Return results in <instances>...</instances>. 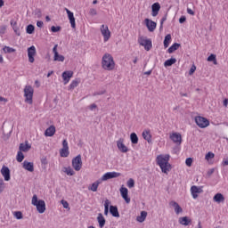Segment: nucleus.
<instances>
[{"instance_id": "37998d69", "label": "nucleus", "mask_w": 228, "mask_h": 228, "mask_svg": "<svg viewBox=\"0 0 228 228\" xmlns=\"http://www.w3.org/2000/svg\"><path fill=\"white\" fill-rule=\"evenodd\" d=\"M54 61H65V56L60 55V53L57 54V56H53Z\"/></svg>"}, {"instance_id": "ea45409f", "label": "nucleus", "mask_w": 228, "mask_h": 228, "mask_svg": "<svg viewBox=\"0 0 228 228\" xmlns=\"http://www.w3.org/2000/svg\"><path fill=\"white\" fill-rule=\"evenodd\" d=\"M207 60L208 61H213L214 65H218V61H216V55L213 53L210 54Z\"/></svg>"}, {"instance_id": "a19ab883", "label": "nucleus", "mask_w": 228, "mask_h": 228, "mask_svg": "<svg viewBox=\"0 0 228 228\" xmlns=\"http://www.w3.org/2000/svg\"><path fill=\"white\" fill-rule=\"evenodd\" d=\"M22 161H24V153H22V151H18L17 162L18 163H22Z\"/></svg>"}, {"instance_id": "e433bc0d", "label": "nucleus", "mask_w": 228, "mask_h": 228, "mask_svg": "<svg viewBox=\"0 0 228 228\" xmlns=\"http://www.w3.org/2000/svg\"><path fill=\"white\" fill-rule=\"evenodd\" d=\"M11 134H12V129L6 128L5 130H4V136H3L4 140H8Z\"/></svg>"}, {"instance_id": "f257e3e1", "label": "nucleus", "mask_w": 228, "mask_h": 228, "mask_svg": "<svg viewBox=\"0 0 228 228\" xmlns=\"http://www.w3.org/2000/svg\"><path fill=\"white\" fill-rule=\"evenodd\" d=\"M169 160L170 155H159L157 157V164L161 168L163 174H168L172 168V166L168 163Z\"/></svg>"}, {"instance_id": "2eb2a0df", "label": "nucleus", "mask_w": 228, "mask_h": 228, "mask_svg": "<svg viewBox=\"0 0 228 228\" xmlns=\"http://www.w3.org/2000/svg\"><path fill=\"white\" fill-rule=\"evenodd\" d=\"M118 149L120 151V152H127L129 149H127V146L124 144V139L120 138L117 142Z\"/></svg>"}, {"instance_id": "cd10ccee", "label": "nucleus", "mask_w": 228, "mask_h": 228, "mask_svg": "<svg viewBox=\"0 0 228 228\" xmlns=\"http://www.w3.org/2000/svg\"><path fill=\"white\" fill-rule=\"evenodd\" d=\"M147 218V212L142 211L141 215L136 217L137 222H140V224L145 222V219Z\"/></svg>"}, {"instance_id": "c85d7f7f", "label": "nucleus", "mask_w": 228, "mask_h": 228, "mask_svg": "<svg viewBox=\"0 0 228 228\" xmlns=\"http://www.w3.org/2000/svg\"><path fill=\"white\" fill-rule=\"evenodd\" d=\"M214 202H224V200H225V198H224V195L222 193H216L214 198Z\"/></svg>"}, {"instance_id": "9b49d317", "label": "nucleus", "mask_w": 228, "mask_h": 228, "mask_svg": "<svg viewBox=\"0 0 228 228\" xmlns=\"http://www.w3.org/2000/svg\"><path fill=\"white\" fill-rule=\"evenodd\" d=\"M37 54V48L35 45H32L28 48V61L30 63H35V55Z\"/></svg>"}, {"instance_id": "f03ea898", "label": "nucleus", "mask_w": 228, "mask_h": 228, "mask_svg": "<svg viewBox=\"0 0 228 228\" xmlns=\"http://www.w3.org/2000/svg\"><path fill=\"white\" fill-rule=\"evenodd\" d=\"M102 65L104 70H113L115 69V61L110 53H105L102 57Z\"/></svg>"}, {"instance_id": "052dcab7", "label": "nucleus", "mask_w": 228, "mask_h": 228, "mask_svg": "<svg viewBox=\"0 0 228 228\" xmlns=\"http://www.w3.org/2000/svg\"><path fill=\"white\" fill-rule=\"evenodd\" d=\"M213 174H215V168H211L208 171L207 175H208V177H211V175H213Z\"/></svg>"}, {"instance_id": "9d476101", "label": "nucleus", "mask_w": 228, "mask_h": 228, "mask_svg": "<svg viewBox=\"0 0 228 228\" xmlns=\"http://www.w3.org/2000/svg\"><path fill=\"white\" fill-rule=\"evenodd\" d=\"M144 24L150 33H153V31L156 29V27L158 26L156 21H152L151 20H149V18L144 20Z\"/></svg>"}, {"instance_id": "680f3d73", "label": "nucleus", "mask_w": 228, "mask_h": 228, "mask_svg": "<svg viewBox=\"0 0 228 228\" xmlns=\"http://www.w3.org/2000/svg\"><path fill=\"white\" fill-rule=\"evenodd\" d=\"M89 14L92 15V16L97 15V10H95V9H90Z\"/></svg>"}, {"instance_id": "864d4df0", "label": "nucleus", "mask_w": 228, "mask_h": 228, "mask_svg": "<svg viewBox=\"0 0 228 228\" xmlns=\"http://www.w3.org/2000/svg\"><path fill=\"white\" fill-rule=\"evenodd\" d=\"M195 70H197V67L195 65H192L189 70V76H192Z\"/></svg>"}, {"instance_id": "603ef678", "label": "nucleus", "mask_w": 228, "mask_h": 228, "mask_svg": "<svg viewBox=\"0 0 228 228\" xmlns=\"http://www.w3.org/2000/svg\"><path fill=\"white\" fill-rule=\"evenodd\" d=\"M166 20H167V14H165L160 20V27H159L160 31L161 29H163V24L165 23Z\"/></svg>"}, {"instance_id": "bb28decb", "label": "nucleus", "mask_w": 228, "mask_h": 228, "mask_svg": "<svg viewBox=\"0 0 228 228\" xmlns=\"http://www.w3.org/2000/svg\"><path fill=\"white\" fill-rule=\"evenodd\" d=\"M179 47H181V44L175 43L167 49V53H169V54H172V53L177 51Z\"/></svg>"}, {"instance_id": "4d7b16f0", "label": "nucleus", "mask_w": 228, "mask_h": 228, "mask_svg": "<svg viewBox=\"0 0 228 228\" xmlns=\"http://www.w3.org/2000/svg\"><path fill=\"white\" fill-rule=\"evenodd\" d=\"M62 149H69V142L64 139L62 141Z\"/></svg>"}, {"instance_id": "f8f14e48", "label": "nucleus", "mask_w": 228, "mask_h": 228, "mask_svg": "<svg viewBox=\"0 0 228 228\" xmlns=\"http://www.w3.org/2000/svg\"><path fill=\"white\" fill-rule=\"evenodd\" d=\"M121 174L117 172H108L104 174L102 177V181H108L110 179H115L120 177Z\"/></svg>"}, {"instance_id": "13d9d810", "label": "nucleus", "mask_w": 228, "mask_h": 228, "mask_svg": "<svg viewBox=\"0 0 228 228\" xmlns=\"http://www.w3.org/2000/svg\"><path fill=\"white\" fill-rule=\"evenodd\" d=\"M61 204H62L64 209H69V202L62 200Z\"/></svg>"}, {"instance_id": "dca6fc26", "label": "nucleus", "mask_w": 228, "mask_h": 228, "mask_svg": "<svg viewBox=\"0 0 228 228\" xmlns=\"http://www.w3.org/2000/svg\"><path fill=\"white\" fill-rule=\"evenodd\" d=\"M66 13H68V18L71 24V28H76V18H74V12H70V10L65 8Z\"/></svg>"}, {"instance_id": "f3484780", "label": "nucleus", "mask_w": 228, "mask_h": 228, "mask_svg": "<svg viewBox=\"0 0 228 228\" xmlns=\"http://www.w3.org/2000/svg\"><path fill=\"white\" fill-rule=\"evenodd\" d=\"M159 10H161V5H159V3L153 4L151 5L152 17H158V14L159 13Z\"/></svg>"}, {"instance_id": "bf43d9fd", "label": "nucleus", "mask_w": 228, "mask_h": 228, "mask_svg": "<svg viewBox=\"0 0 228 228\" xmlns=\"http://www.w3.org/2000/svg\"><path fill=\"white\" fill-rule=\"evenodd\" d=\"M35 15H37L38 18L42 17V11L40 9H37L35 11Z\"/></svg>"}, {"instance_id": "6e6d98bb", "label": "nucleus", "mask_w": 228, "mask_h": 228, "mask_svg": "<svg viewBox=\"0 0 228 228\" xmlns=\"http://www.w3.org/2000/svg\"><path fill=\"white\" fill-rule=\"evenodd\" d=\"M53 53L54 54L55 57L58 56V45H55L53 48Z\"/></svg>"}, {"instance_id": "6ab92c4d", "label": "nucleus", "mask_w": 228, "mask_h": 228, "mask_svg": "<svg viewBox=\"0 0 228 228\" xmlns=\"http://www.w3.org/2000/svg\"><path fill=\"white\" fill-rule=\"evenodd\" d=\"M169 206H171L172 208H175V212L176 215H179L180 213H183V208H181V206H179L178 202L175 201H170L169 202Z\"/></svg>"}, {"instance_id": "de8ad7c7", "label": "nucleus", "mask_w": 228, "mask_h": 228, "mask_svg": "<svg viewBox=\"0 0 228 228\" xmlns=\"http://www.w3.org/2000/svg\"><path fill=\"white\" fill-rule=\"evenodd\" d=\"M213 158H215V153L209 151L206 156H205V159H207V161H209V159H213Z\"/></svg>"}, {"instance_id": "338daca9", "label": "nucleus", "mask_w": 228, "mask_h": 228, "mask_svg": "<svg viewBox=\"0 0 228 228\" xmlns=\"http://www.w3.org/2000/svg\"><path fill=\"white\" fill-rule=\"evenodd\" d=\"M187 13H189V15H195V12L190 8L187 9Z\"/></svg>"}, {"instance_id": "58836bf2", "label": "nucleus", "mask_w": 228, "mask_h": 228, "mask_svg": "<svg viewBox=\"0 0 228 228\" xmlns=\"http://www.w3.org/2000/svg\"><path fill=\"white\" fill-rule=\"evenodd\" d=\"M26 31L28 35H33L35 33V26L29 24L27 26Z\"/></svg>"}, {"instance_id": "393cba45", "label": "nucleus", "mask_w": 228, "mask_h": 228, "mask_svg": "<svg viewBox=\"0 0 228 228\" xmlns=\"http://www.w3.org/2000/svg\"><path fill=\"white\" fill-rule=\"evenodd\" d=\"M142 138L148 142V143H151L152 142V135L151 134L150 130H144L142 132Z\"/></svg>"}, {"instance_id": "c03bdc74", "label": "nucleus", "mask_w": 228, "mask_h": 228, "mask_svg": "<svg viewBox=\"0 0 228 228\" xmlns=\"http://www.w3.org/2000/svg\"><path fill=\"white\" fill-rule=\"evenodd\" d=\"M77 85H79L78 80H73L71 84L69 85V90H74V88L77 87Z\"/></svg>"}, {"instance_id": "0eeeda50", "label": "nucleus", "mask_w": 228, "mask_h": 228, "mask_svg": "<svg viewBox=\"0 0 228 228\" xmlns=\"http://www.w3.org/2000/svg\"><path fill=\"white\" fill-rule=\"evenodd\" d=\"M72 167L74 170L79 172L83 167V160L81 159V155H77L72 159Z\"/></svg>"}, {"instance_id": "412c9836", "label": "nucleus", "mask_w": 228, "mask_h": 228, "mask_svg": "<svg viewBox=\"0 0 228 228\" xmlns=\"http://www.w3.org/2000/svg\"><path fill=\"white\" fill-rule=\"evenodd\" d=\"M23 168L25 170H28V172L35 171V166H34L33 162H28L27 160H24V162H23Z\"/></svg>"}, {"instance_id": "69168bd1", "label": "nucleus", "mask_w": 228, "mask_h": 228, "mask_svg": "<svg viewBox=\"0 0 228 228\" xmlns=\"http://www.w3.org/2000/svg\"><path fill=\"white\" fill-rule=\"evenodd\" d=\"M5 31H6V27H2V28H0V34H1V35H4Z\"/></svg>"}, {"instance_id": "0e129e2a", "label": "nucleus", "mask_w": 228, "mask_h": 228, "mask_svg": "<svg viewBox=\"0 0 228 228\" xmlns=\"http://www.w3.org/2000/svg\"><path fill=\"white\" fill-rule=\"evenodd\" d=\"M104 94H106V91H100V92H96V93H94V95H104Z\"/></svg>"}, {"instance_id": "e2e57ef3", "label": "nucleus", "mask_w": 228, "mask_h": 228, "mask_svg": "<svg viewBox=\"0 0 228 228\" xmlns=\"http://www.w3.org/2000/svg\"><path fill=\"white\" fill-rule=\"evenodd\" d=\"M179 22H180V24H184V22H186V16H182L179 19Z\"/></svg>"}, {"instance_id": "7ed1b4c3", "label": "nucleus", "mask_w": 228, "mask_h": 228, "mask_svg": "<svg viewBox=\"0 0 228 228\" xmlns=\"http://www.w3.org/2000/svg\"><path fill=\"white\" fill-rule=\"evenodd\" d=\"M32 206H36L37 211L40 214L45 213V201L44 200H38V196L34 194L31 201Z\"/></svg>"}, {"instance_id": "473e14b6", "label": "nucleus", "mask_w": 228, "mask_h": 228, "mask_svg": "<svg viewBox=\"0 0 228 228\" xmlns=\"http://www.w3.org/2000/svg\"><path fill=\"white\" fill-rule=\"evenodd\" d=\"M111 204V202L110 201V200H106L104 202V215L105 216H108V213H110V205Z\"/></svg>"}, {"instance_id": "2f4dec72", "label": "nucleus", "mask_w": 228, "mask_h": 228, "mask_svg": "<svg viewBox=\"0 0 228 228\" xmlns=\"http://www.w3.org/2000/svg\"><path fill=\"white\" fill-rule=\"evenodd\" d=\"M176 61H177V59H175V58L168 59L164 62V66L165 67H172V65H174V63H176Z\"/></svg>"}, {"instance_id": "6e6552de", "label": "nucleus", "mask_w": 228, "mask_h": 228, "mask_svg": "<svg viewBox=\"0 0 228 228\" xmlns=\"http://www.w3.org/2000/svg\"><path fill=\"white\" fill-rule=\"evenodd\" d=\"M101 33L103 37L104 42H108V40H110L111 37V32H110V28H108V26L106 25H102Z\"/></svg>"}, {"instance_id": "f704fd0d", "label": "nucleus", "mask_w": 228, "mask_h": 228, "mask_svg": "<svg viewBox=\"0 0 228 228\" xmlns=\"http://www.w3.org/2000/svg\"><path fill=\"white\" fill-rule=\"evenodd\" d=\"M171 40H172V36L170 34H167L165 37V39H164V47H165V49H167V47H168V45H170V41Z\"/></svg>"}, {"instance_id": "5fc2aeb1", "label": "nucleus", "mask_w": 228, "mask_h": 228, "mask_svg": "<svg viewBox=\"0 0 228 228\" xmlns=\"http://www.w3.org/2000/svg\"><path fill=\"white\" fill-rule=\"evenodd\" d=\"M4 190V181L0 178V193H3V191Z\"/></svg>"}, {"instance_id": "7c9ffc66", "label": "nucleus", "mask_w": 228, "mask_h": 228, "mask_svg": "<svg viewBox=\"0 0 228 228\" xmlns=\"http://www.w3.org/2000/svg\"><path fill=\"white\" fill-rule=\"evenodd\" d=\"M29 149H31V145L26 143H20V152H28V151H29Z\"/></svg>"}, {"instance_id": "774afa93", "label": "nucleus", "mask_w": 228, "mask_h": 228, "mask_svg": "<svg viewBox=\"0 0 228 228\" xmlns=\"http://www.w3.org/2000/svg\"><path fill=\"white\" fill-rule=\"evenodd\" d=\"M223 105L224 106V108H227V105H228V99H224V100Z\"/></svg>"}, {"instance_id": "ddd939ff", "label": "nucleus", "mask_w": 228, "mask_h": 228, "mask_svg": "<svg viewBox=\"0 0 228 228\" xmlns=\"http://www.w3.org/2000/svg\"><path fill=\"white\" fill-rule=\"evenodd\" d=\"M120 193H121V197L124 199L126 204H129V202H131V199L128 196L129 191L127 190V188L121 187Z\"/></svg>"}, {"instance_id": "4468645a", "label": "nucleus", "mask_w": 228, "mask_h": 228, "mask_svg": "<svg viewBox=\"0 0 228 228\" xmlns=\"http://www.w3.org/2000/svg\"><path fill=\"white\" fill-rule=\"evenodd\" d=\"M1 174L4 176V181H10V168H8V167L3 166L1 169Z\"/></svg>"}, {"instance_id": "a211bd4d", "label": "nucleus", "mask_w": 228, "mask_h": 228, "mask_svg": "<svg viewBox=\"0 0 228 228\" xmlns=\"http://www.w3.org/2000/svg\"><path fill=\"white\" fill-rule=\"evenodd\" d=\"M202 191H203L202 188L198 187L196 185H193L191 187V192L193 199H197V197H199V195H197V193H202Z\"/></svg>"}, {"instance_id": "423d86ee", "label": "nucleus", "mask_w": 228, "mask_h": 228, "mask_svg": "<svg viewBox=\"0 0 228 228\" xmlns=\"http://www.w3.org/2000/svg\"><path fill=\"white\" fill-rule=\"evenodd\" d=\"M195 123L200 129H204L209 126V120L204 117L197 116L195 118Z\"/></svg>"}, {"instance_id": "09e8293b", "label": "nucleus", "mask_w": 228, "mask_h": 228, "mask_svg": "<svg viewBox=\"0 0 228 228\" xmlns=\"http://www.w3.org/2000/svg\"><path fill=\"white\" fill-rule=\"evenodd\" d=\"M51 31L53 33H58V31H61V27H60V26H57V27L52 26L51 27Z\"/></svg>"}, {"instance_id": "8fccbe9b", "label": "nucleus", "mask_w": 228, "mask_h": 228, "mask_svg": "<svg viewBox=\"0 0 228 228\" xmlns=\"http://www.w3.org/2000/svg\"><path fill=\"white\" fill-rule=\"evenodd\" d=\"M127 186L128 188H134V180L133 178H130L127 181Z\"/></svg>"}, {"instance_id": "c756f323", "label": "nucleus", "mask_w": 228, "mask_h": 228, "mask_svg": "<svg viewBox=\"0 0 228 228\" xmlns=\"http://www.w3.org/2000/svg\"><path fill=\"white\" fill-rule=\"evenodd\" d=\"M69 154H70V152L69 151V148H62L60 151L61 158H69Z\"/></svg>"}, {"instance_id": "a18cd8bd", "label": "nucleus", "mask_w": 228, "mask_h": 228, "mask_svg": "<svg viewBox=\"0 0 228 228\" xmlns=\"http://www.w3.org/2000/svg\"><path fill=\"white\" fill-rule=\"evenodd\" d=\"M3 51L4 53H15V49L14 48H12L10 46H4Z\"/></svg>"}, {"instance_id": "aec40b11", "label": "nucleus", "mask_w": 228, "mask_h": 228, "mask_svg": "<svg viewBox=\"0 0 228 228\" xmlns=\"http://www.w3.org/2000/svg\"><path fill=\"white\" fill-rule=\"evenodd\" d=\"M72 76H74V72H72V71H64L62 73V78L64 81V85H67V83H69L70 81V77H72Z\"/></svg>"}, {"instance_id": "4c0bfd02", "label": "nucleus", "mask_w": 228, "mask_h": 228, "mask_svg": "<svg viewBox=\"0 0 228 228\" xmlns=\"http://www.w3.org/2000/svg\"><path fill=\"white\" fill-rule=\"evenodd\" d=\"M11 24L12 25V29L14 31V33L18 36L20 37V30L19 29V27H17V22H11Z\"/></svg>"}, {"instance_id": "72a5a7b5", "label": "nucleus", "mask_w": 228, "mask_h": 228, "mask_svg": "<svg viewBox=\"0 0 228 228\" xmlns=\"http://www.w3.org/2000/svg\"><path fill=\"white\" fill-rule=\"evenodd\" d=\"M99 184H101V182L96 181L93 183L91 186L88 187V190H90V191H97V188H99Z\"/></svg>"}, {"instance_id": "5701e85b", "label": "nucleus", "mask_w": 228, "mask_h": 228, "mask_svg": "<svg viewBox=\"0 0 228 228\" xmlns=\"http://www.w3.org/2000/svg\"><path fill=\"white\" fill-rule=\"evenodd\" d=\"M56 133V126H50L45 131V136H54V134Z\"/></svg>"}, {"instance_id": "a878e982", "label": "nucleus", "mask_w": 228, "mask_h": 228, "mask_svg": "<svg viewBox=\"0 0 228 228\" xmlns=\"http://www.w3.org/2000/svg\"><path fill=\"white\" fill-rule=\"evenodd\" d=\"M97 222L101 228H102V227H104V225H106V219L104 218V216H102V214H101V213L98 214Z\"/></svg>"}, {"instance_id": "c9c22d12", "label": "nucleus", "mask_w": 228, "mask_h": 228, "mask_svg": "<svg viewBox=\"0 0 228 228\" xmlns=\"http://www.w3.org/2000/svg\"><path fill=\"white\" fill-rule=\"evenodd\" d=\"M130 140H131L132 143H134V145H136V143H138V135H136V133H132L130 134Z\"/></svg>"}, {"instance_id": "20e7f679", "label": "nucleus", "mask_w": 228, "mask_h": 228, "mask_svg": "<svg viewBox=\"0 0 228 228\" xmlns=\"http://www.w3.org/2000/svg\"><path fill=\"white\" fill-rule=\"evenodd\" d=\"M33 94H35L33 86H26L24 88L25 102H28V104H33Z\"/></svg>"}, {"instance_id": "39448f33", "label": "nucleus", "mask_w": 228, "mask_h": 228, "mask_svg": "<svg viewBox=\"0 0 228 228\" xmlns=\"http://www.w3.org/2000/svg\"><path fill=\"white\" fill-rule=\"evenodd\" d=\"M138 44L144 47L145 51H151L152 49V40L146 37L140 36L138 37Z\"/></svg>"}, {"instance_id": "b1692460", "label": "nucleus", "mask_w": 228, "mask_h": 228, "mask_svg": "<svg viewBox=\"0 0 228 228\" xmlns=\"http://www.w3.org/2000/svg\"><path fill=\"white\" fill-rule=\"evenodd\" d=\"M178 222L181 225H190V224H191V219H190V217L188 216H183V217H180L178 219Z\"/></svg>"}, {"instance_id": "49530a36", "label": "nucleus", "mask_w": 228, "mask_h": 228, "mask_svg": "<svg viewBox=\"0 0 228 228\" xmlns=\"http://www.w3.org/2000/svg\"><path fill=\"white\" fill-rule=\"evenodd\" d=\"M14 216L17 220H22L23 218L22 212L20 211L14 212Z\"/></svg>"}, {"instance_id": "4be33fe9", "label": "nucleus", "mask_w": 228, "mask_h": 228, "mask_svg": "<svg viewBox=\"0 0 228 228\" xmlns=\"http://www.w3.org/2000/svg\"><path fill=\"white\" fill-rule=\"evenodd\" d=\"M110 213L115 218H118L120 216V214L118 213V208H117V206L110 205Z\"/></svg>"}, {"instance_id": "3c124183", "label": "nucleus", "mask_w": 228, "mask_h": 228, "mask_svg": "<svg viewBox=\"0 0 228 228\" xmlns=\"http://www.w3.org/2000/svg\"><path fill=\"white\" fill-rule=\"evenodd\" d=\"M191 163H193V159L191 158H187L186 160H185V165L187 167H191Z\"/></svg>"}, {"instance_id": "1a4fd4ad", "label": "nucleus", "mask_w": 228, "mask_h": 228, "mask_svg": "<svg viewBox=\"0 0 228 228\" xmlns=\"http://www.w3.org/2000/svg\"><path fill=\"white\" fill-rule=\"evenodd\" d=\"M170 140L176 145H181L183 143V136L179 133H173L169 135Z\"/></svg>"}, {"instance_id": "79ce46f5", "label": "nucleus", "mask_w": 228, "mask_h": 228, "mask_svg": "<svg viewBox=\"0 0 228 228\" xmlns=\"http://www.w3.org/2000/svg\"><path fill=\"white\" fill-rule=\"evenodd\" d=\"M64 172L65 174H67V175H74V174H76V172H74V169H72L71 167H65Z\"/></svg>"}]
</instances>
